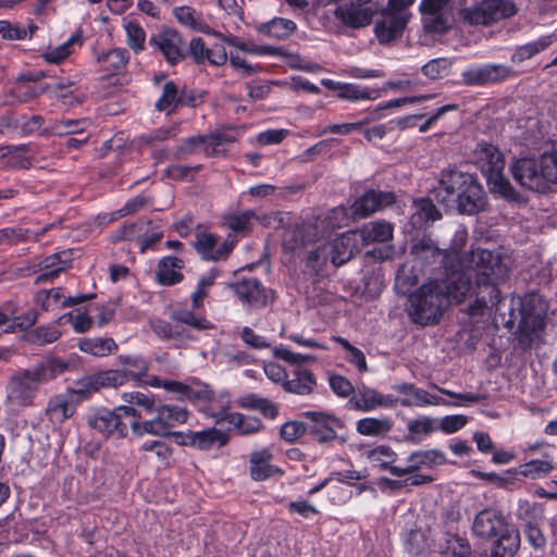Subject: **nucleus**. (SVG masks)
<instances>
[{"mask_svg":"<svg viewBox=\"0 0 557 557\" xmlns=\"http://www.w3.org/2000/svg\"><path fill=\"white\" fill-rule=\"evenodd\" d=\"M97 61L102 65L103 71L119 73L125 69L128 62V53L124 48H116L98 55Z\"/></svg>","mask_w":557,"mask_h":557,"instance_id":"47","label":"nucleus"},{"mask_svg":"<svg viewBox=\"0 0 557 557\" xmlns=\"http://www.w3.org/2000/svg\"><path fill=\"white\" fill-rule=\"evenodd\" d=\"M306 417L311 421L309 429L315 441L327 444L337 438L334 426L338 421L335 418L315 411L307 412Z\"/></svg>","mask_w":557,"mask_h":557,"instance_id":"27","label":"nucleus"},{"mask_svg":"<svg viewBox=\"0 0 557 557\" xmlns=\"http://www.w3.org/2000/svg\"><path fill=\"white\" fill-rule=\"evenodd\" d=\"M126 374L119 369H110L84 376L79 384L81 393L98 392L100 388L119 387L126 384Z\"/></svg>","mask_w":557,"mask_h":557,"instance_id":"23","label":"nucleus"},{"mask_svg":"<svg viewBox=\"0 0 557 557\" xmlns=\"http://www.w3.org/2000/svg\"><path fill=\"white\" fill-rule=\"evenodd\" d=\"M510 170L515 181L530 190L544 193L550 184L557 185V141L544 149L539 161L522 158Z\"/></svg>","mask_w":557,"mask_h":557,"instance_id":"2","label":"nucleus"},{"mask_svg":"<svg viewBox=\"0 0 557 557\" xmlns=\"http://www.w3.org/2000/svg\"><path fill=\"white\" fill-rule=\"evenodd\" d=\"M474 162L486 177L492 193L507 200H517L518 193L504 177L505 158L499 149L490 143H479L474 149Z\"/></svg>","mask_w":557,"mask_h":557,"instance_id":"5","label":"nucleus"},{"mask_svg":"<svg viewBox=\"0 0 557 557\" xmlns=\"http://www.w3.org/2000/svg\"><path fill=\"white\" fill-rule=\"evenodd\" d=\"M219 239L220 237L215 234L199 232L195 236L194 247L205 260H225L234 248V242L223 240L220 243Z\"/></svg>","mask_w":557,"mask_h":557,"instance_id":"16","label":"nucleus"},{"mask_svg":"<svg viewBox=\"0 0 557 557\" xmlns=\"http://www.w3.org/2000/svg\"><path fill=\"white\" fill-rule=\"evenodd\" d=\"M516 13L509 0H474L460 10V17L469 25L490 26Z\"/></svg>","mask_w":557,"mask_h":557,"instance_id":"8","label":"nucleus"},{"mask_svg":"<svg viewBox=\"0 0 557 557\" xmlns=\"http://www.w3.org/2000/svg\"><path fill=\"white\" fill-rule=\"evenodd\" d=\"M128 412L129 406H120L113 411L102 409L89 418L88 424L104 436L123 438L128 433Z\"/></svg>","mask_w":557,"mask_h":557,"instance_id":"10","label":"nucleus"},{"mask_svg":"<svg viewBox=\"0 0 557 557\" xmlns=\"http://www.w3.org/2000/svg\"><path fill=\"white\" fill-rule=\"evenodd\" d=\"M475 177L456 168H448L441 172L437 187L435 188V197L446 207L454 205V200L461 191L472 183Z\"/></svg>","mask_w":557,"mask_h":557,"instance_id":"11","label":"nucleus"},{"mask_svg":"<svg viewBox=\"0 0 557 557\" xmlns=\"http://www.w3.org/2000/svg\"><path fill=\"white\" fill-rule=\"evenodd\" d=\"M52 376L51 370L44 363L15 372L7 385L5 405L11 410L32 406L39 386Z\"/></svg>","mask_w":557,"mask_h":557,"instance_id":"4","label":"nucleus"},{"mask_svg":"<svg viewBox=\"0 0 557 557\" xmlns=\"http://www.w3.org/2000/svg\"><path fill=\"white\" fill-rule=\"evenodd\" d=\"M296 23L284 17H274L257 26V32L263 36L275 39L287 38L296 30Z\"/></svg>","mask_w":557,"mask_h":557,"instance_id":"37","label":"nucleus"},{"mask_svg":"<svg viewBox=\"0 0 557 557\" xmlns=\"http://www.w3.org/2000/svg\"><path fill=\"white\" fill-rule=\"evenodd\" d=\"M393 426L389 418H363L357 421V432L364 436H380L388 433Z\"/></svg>","mask_w":557,"mask_h":557,"instance_id":"45","label":"nucleus"},{"mask_svg":"<svg viewBox=\"0 0 557 557\" xmlns=\"http://www.w3.org/2000/svg\"><path fill=\"white\" fill-rule=\"evenodd\" d=\"M128 416L126 417L128 429H131L132 434L136 437H143L145 435H153V436H166L163 429L161 428L157 417L140 421V416L137 414L135 408L129 406Z\"/></svg>","mask_w":557,"mask_h":557,"instance_id":"32","label":"nucleus"},{"mask_svg":"<svg viewBox=\"0 0 557 557\" xmlns=\"http://www.w3.org/2000/svg\"><path fill=\"white\" fill-rule=\"evenodd\" d=\"M88 122L86 120H62L54 122L50 128L42 131L44 135L54 134L64 136L69 134L82 133L86 129Z\"/></svg>","mask_w":557,"mask_h":557,"instance_id":"54","label":"nucleus"},{"mask_svg":"<svg viewBox=\"0 0 557 557\" xmlns=\"http://www.w3.org/2000/svg\"><path fill=\"white\" fill-rule=\"evenodd\" d=\"M76 46H82V35L79 33L73 34L66 41L57 47L46 48L39 57L48 64H60L74 52Z\"/></svg>","mask_w":557,"mask_h":557,"instance_id":"33","label":"nucleus"},{"mask_svg":"<svg viewBox=\"0 0 557 557\" xmlns=\"http://www.w3.org/2000/svg\"><path fill=\"white\" fill-rule=\"evenodd\" d=\"M411 255L426 262H434L437 259L445 260L448 257V253L440 249L429 237H423L413 244Z\"/></svg>","mask_w":557,"mask_h":557,"instance_id":"44","label":"nucleus"},{"mask_svg":"<svg viewBox=\"0 0 557 557\" xmlns=\"http://www.w3.org/2000/svg\"><path fill=\"white\" fill-rule=\"evenodd\" d=\"M176 20L184 26L194 30L207 32V24L202 14L188 5L177 7L173 11Z\"/></svg>","mask_w":557,"mask_h":557,"instance_id":"49","label":"nucleus"},{"mask_svg":"<svg viewBox=\"0 0 557 557\" xmlns=\"http://www.w3.org/2000/svg\"><path fill=\"white\" fill-rule=\"evenodd\" d=\"M152 332L162 339H178L183 341L188 338L185 329L178 324L154 319L150 321Z\"/></svg>","mask_w":557,"mask_h":557,"instance_id":"50","label":"nucleus"},{"mask_svg":"<svg viewBox=\"0 0 557 557\" xmlns=\"http://www.w3.org/2000/svg\"><path fill=\"white\" fill-rule=\"evenodd\" d=\"M519 305V343L531 347L544 330V307L537 294H529L518 299Z\"/></svg>","mask_w":557,"mask_h":557,"instance_id":"7","label":"nucleus"},{"mask_svg":"<svg viewBox=\"0 0 557 557\" xmlns=\"http://www.w3.org/2000/svg\"><path fill=\"white\" fill-rule=\"evenodd\" d=\"M407 429L410 434L428 435L438 431L437 419L428 416L410 419Z\"/></svg>","mask_w":557,"mask_h":557,"instance_id":"62","label":"nucleus"},{"mask_svg":"<svg viewBox=\"0 0 557 557\" xmlns=\"http://www.w3.org/2000/svg\"><path fill=\"white\" fill-rule=\"evenodd\" d=\"M235 295L253 308H263L269 302V295L262 284L255 277L244 278L231 285Z\"/></svg>","mask_w":557,"mask_h":557,"instance_id":"19","label":"nucleus"},{"mask_svg":"<svg viewBox=\"0 0 557 557\" xmlns=\"http://www.w3.org/2000/svg\"><path fill=\"white\" fill-rule=\"evenodd\" d=\"M171 318L181 326L184 324L196 330H209L212 327V324L203 317L197 315L189 310L175 311Z\"/></svg>","mask_w":557,"mask_h":557,"instance_id":"57","label":"nucleus"},{"mask_svg":"<svg viewBox=\"0 0 557 557\" xmlns=\"http://www.w3.org/2000/svg\"><path fill=\"white\" fill-rule=\"evenodd\" d=\"M393 389L397 393L404 395L405 397L398 399V404L404 407H425V406H436V405H450L445 399L432 395L423 388L417 387L411 383H400L393 386Z\"/></svg>","mask_w":557,"mask_h":557,"instance_id":"20","label":"nucleus"},{"mask_svg":"<svg viewBox=\"0 0 557 557\" xmlns=\"http://www.w3.org/2000/svg\"><path fill=\"white\" fill-rule=\"evenodd\" d=\"M256 216L251 210L227 214L223 218V224L236 233H245L249 230L251 220Z\"/></svg>","mask_w":557,"mask_h":557,"instance_id":"60","label":"nucleus"},{"mask_svg":"<svg viewBox=\"0 0 557 557\" xmlns=\"http://www.w3.org/2000/svg\"><path fill=\"white\" fill-rule=\"evenodd\" d=\"M440 554L442 557H470L471 545L467 539L447 533L444 543L440 546Z\"/></svg>","mask_w":557,"mask_h":557,"instance_id":"40","label":"nucleus"},{"mask_svg":"<svg viewBox=\"0 0 557 557\" xmlns=\"http://www.w3.org/2000/svg\"><path fill=\"white\" fill-rule=\"evenodd\" d=\"M405 544L408 553L419 555L430 547L429 539L423 530H410L406 537Z\"/></svg>","mask_w":557,"mask_h":557,"instance_id":"59","label":"nucleus"},{"mask_svg":"<svg viewBox=\"0 0 557 557\" xmlns=\"http://www.w3.org/2000/svg\"><path fill=\"white\" fill-rule=\"evenodd\" d=\"M220 407L215 408L214 403L210 404L208 408V414L211 416L216 422L226 421L233 424L239 430L242 434H252L258 432L262 423L259 419L245 417L238 412H228V400H225V396L220 398Z\"/></svg>","mask_w":557,"mask_h":557,"instance_id":"15","label":"nucleus"},{"mask_svg":"<svg viewBox=\"0 0 557 557\" xmlns=\"http://www.w3.org/2000/svg\"><path fill=\"white\" fill-rule=\"evenodd\" d=\"M153 412L166 435L171 433V429L185 423L188 418L187 409L178 405H159Z\"/></svg>","mask_w":557,"mask_h":557,"instance_id":"29","label":"nucleus"},{"mask_svg":"<svg viewBox=\"0 0 557 557\" xmlns=\"http://www.w3.org/2000/svg\"><path fill=\"white\" fill-rule=\"evenodd\" d=\"M394 202L395 195L391 191L368 190L354 202L351 215L354 219H363Z\"/></svg>","mask_w":557,"mask_h":557,"instance_id":"17","label":"nucleus"},{"mask_svg":"<svg viewBox=\"0 0 557 557\" xmlns=\"http://www.w3.org/2000/svg\"><path fill=\"white\" fill-rule=\"evenodd\" d=\"M66 268L65 262L61 260V255L54 253L40 263V270L42 273L37 277V283L46 282L57 277Z\"/></svg>","mask_w":557,"mask_h":557,"instance_id":"55","label":"nucleus"},{"mask_svg":"<svg viewBox=\"0 0 557 557\" xmlns=\"http://www.w3.org/2000/svg\"><path fill=\"white\" fill-rule=\"evenodd\" d=\"M78 348L95 357H107L116 351L119 346L111 337H91L79 339Z\"/></svg>","mask_w":557,"mask_h":557,"instance_id":"39","label":"nucleus"},{"mask_svg":"<svg viewBox=\"0 0 557 557\" xmlns=\"http://www.w3.org/2000/svg\"><path fill=\"white\" fill-rule=\"evenodd\" d=\"M466 271L453 270L445 281H437L444 287L448 306L461 302L467 296L474 298L469 307L471 315H484L490 307L500 302L498 284L509 274L508 264L498 252L475 248L462 257Z\"/></svg>","mask_w":557,"mask_h":557,"instance_id":"1","label":"nucleus"},{"mask_svg":"<svg viewBox=\"0 0 557 557\" xmlns=\"http://www.w3.org/2000/svg\"><path fill=\"white\" fill-rule=\"evenodd\" d=\"M451 61L447 58H437L422 66V73L430 79H438L449 73Z\"/></svg>","mask_w":557,"mask_h":557,"instance_id":"64","label":"nucleus"},{"mask_svg":"<svg viewBox=\"0 0 557 557\" xmlns=\"http://www.w3.org/2000/svg\"><path fill=\"white\" fill-rule=\"evenodd\" d=\"M360 245L358 232L343 233L332 243L323 244L310 251L308 263L312 267H320L330 259L333 264L342 265L355 256Z\"/></svg>","mask_w":557,"mask_h":557,"instance_id":"6","label":"nucleus"},{"mask_svg":"<svg viewBox=\"0 0 557 557\" xmlns=\"http://www.w3.org/2000/svg\"><path fill=\"white\" fill-rule=\"evenodd\" d=\"M184 268V261L176 257H163L158 262L156 278L163 286H172L183 281L184 276L181 270Z\"/></svg>","mask_w":557,"mask_h":557,"instance_id":"28","label":"nucleus"},{"mask_svg":"<svg viewBox=\"0 0 557 557\" xmlns=\"http://www.w3.org/2000/svg\"><path fill=\"white\" fill-rule=\"evenodd\" d=\"M414 0H388L387 12L375 24V35L381 44H387L403 34L407 17L403 10L410 7Z\"/></svg>","mask_w":557,"mask_h":557,"instance_id":"9","label":"nucleus"},{"mask_svg":"<svg viewBox=\"0 0 557 557\" xmlns=\"http://www.w3.org/2000/svg\"><path fill=\"white\" fill-rule=\"evenodd\" d=\"M273 458L269 448H262L251 453L249 457V472L253 481H263L277 473L281 470L271 463Z\"/></svg>","mask_w":557,"mask_h":557,"instance_id":"26","label":"nucleus"},{"mask_svg":"<svg viewBox=\"0 0 557 557\" xmlns=\"http://www.w3.org/2000/svg\"><path fill=\"white\" fill-rule=\"evenodd\" d=\"M364 454L367 459L380 470H388L392 473L393 469H400L393 466L397 459V454L387 445H379Z\"/></svg>","mask_w":557,"mask_h":557,"instance_id":"42","label":"nucleus"},{"mask_svg":"<svg viewBox=\"0 0 557 557\" xmlns=\"http://www.w3.org/2000/svg\"><path fill=\"white\" fill-rule=\"evenodd\" d=\"M498 535L499 537L492 549L494 556L513 557L520 546L519 531L513 525L507 524L498 532Z\"/></svg>","mask_w":557,"mask_h":557,"instance_id":"31","label":"nucleus"},{"mask_svg":"<svg viewBox=\"0 0 557 557\" xmlns=\"http://www.w3.org/2000/svg\"><path fill=\"white\" fill-rule=\"evenodd\" d=\"M438 219H441V213L432 200L421 198L413 201V212L410 218V223L414 228H423L429 223Z\"/></svg>","mask_w":557,"mask_h":557,"instance_id":"34","label":"nucleus"},{"mask_svg":"<svg viewBox=\"0 0 557 557\" xmlns=\"http://www.w3.org/2000/svg\"><path fill=\"white\" fill-rule=\"evenodd\" d=\"M511 74L510 67L503 64H485L471 66L461 74L462 82L468 86H480L506 79Z\"/></svg>","mask_w":557,"mask_h":557,"instance_id":"18","label":"nucleus"},{"mask_svg":"<svg viewBox=\"0 0 557 557\" xmlns=\"http://www.w3.org/2000/svg\"><path fill=\"white\" fill-rule=\"evenodd\" d=\"M315 377L308 369H297L293 377L284 382V389L297 395H309L315 386Z\"/></svg>","mask_w":557,"mask_h":557,"instance_id":"38","label":"nucleus"},{"mask_svg":"<svg viewBox=\"0 0 557 557\" xmlns=\"http://www.w3.org/2000/svg\"><path fill=\"white\" fill-rule=\"evenodd\" d=\"M553 42V36H542L537 40L528 42L525 45L516 48L511 55V61L515 63H521L525 60L531 59L533 55L548 48Z\"/></svg>","mask_w":557,"mask_h":557,"instance_id":"46","label":"nucleus"},{"mask_svg":"<svg viewBox=\"0 0 557 557\" xmlns=\"http://www.w3.org/2000/svg\"><path fill=\"white\" fill-rule=\"evenodd\" d=\"M349 404L358 411L369 412L379 408L393 409L398 405V398L393 395H384L375 388L362 384L357 387Z\"/></svg>","mask_w":557,"mask_h":557,"instance_id":"13","label":"nucleus"},{"mask_svg":"<svg viewBox=\"0 0 557 557\" xmlns=\"http://www.w3.org/2000/svg\"><path fill=\"white\" fill-rule=\"evenodd\" d=\"M486 203L485 193L476 178L466 187L454 200L460 213L475 214L483 210Z\"/></svg>","mask_w":557,"mask_h":557,"instance_id":"25","label":"nucleus"},{"mask_svg":"<svg viewBox=\"0 0 557 557\" xmlns=\"http://www.w3.org/2000/svg\"><path fill=\"white\" fill-rule=\"evenodd\" d=\"M449 0H422L420 9L423 23L429 32L444 33L449 28L445 8Z\"/></svg>","mask_w":557,"mask_h":557,"instance_id":"21","label":"nucleus"},{"mask_svg":"<svg viewBox=\"0 0 557 557\" xmlns=\"http://www.w3.org/2000/svg\"><path fill=\"white\" fill-rule=\"evenodd\" d=\"M358 237L361 245L370 243H386L393 238L394 227L385 221H375L366 224L358 230Z\"/></svg>","mask_w":557,"mask_h":557,"instance_id":"30","label":"nucleus"},{"mask_svg":"<svg viewBox=\"0 0 557 557\" xmlns=\"http://www.w3.org/2000/svg\"><path fill=\"white\" fill-rule=\"evenodd\" d=\"M194 438V447L201 450H209L213 447H223L228 442L227 434L214 428L196 432Z\"/></svg>","mask_w":557,"mask_h":557,"instance_id":"41","label":"nucleus"},{"mask_svg":"<svg viewBox=\"0 0 557 557\" xmlns=\"http://www.w3.org/2000/svg\"><path fill=\"white\" fill-rule=\"evenodd\" d=\"M553 469L554 466L550 461L534 459L521 465L518 473L534 480L547 475Z\"/></svg>","mask_w":557,"mask_h":557,"instance_id":"58","label":"nucleus"},{"mask_svg":"<svg viewBox=\"0 0 557 557\" xmlns=\"http://www.w3.org/2000/svg\"><path fill=\"white\" fill-rule=\"evenodd\" d=\"M408 467L401 469H393L392 474L403 476L405 474H413L421 468H432L446 462L443 451L438 449L418 450L413 451L408 457Z\"/></svg>","mask_w":557,"mask_h":557,"instance_id":"24","label":"nucleus"},{"mask_svg":"<svg viewBox=\"0 0 557 557\" xmlns=\"http://www.w3.org/2000/svg\"><path fill=\"white\" fill-rule=\"evenodd\" d=\"M55 322L50 325H40L26 334V339L35 345H47L55 342L62 335Z\"/></svg>","mask_w":557,"mask_h":557,"instance_id":"51","label":"nucleus"},{"mask_svg":"<svg viewBox=\"0 0 557 557\" xmlns=\"http://www.w3.org/2000/svg\"><path fill=\"white\" fill-rule=\"evenodd\" d=\"M237 132L235 129H225L208 135L210 154L216 156L224 151L223 146L236 141Z\"/></svg>","mask_w":557,"mask_h":557,"instance_id":"61","label":"nucleus"},{"mask_svg":"<svg viewBox=\"0 0 557 557\" xmlns=\"http://www.w3.org/2000/svg\"><path fill=\"white\" fill-rule=\"evenodd\" d=\"M125 32L126 41L129 48L136 53L143 51L145 49L146 41V33L144 28L135 22H128L125 25Z\"/></svg>","mask_w":557,"mask_h":557,"instance_id":"63","label":"nucleus"},{"mask_svg":"<svg viewBox=\"0 0 557 557\" xmlns=\"http://www.w3.org/2000/svg\"><path fill=\"white\" fill-rule=\"evenodd\" d=\"M63 296L62 288H51L49 290H41L36 294L35 302L40 306L45 311L61 309Z\"/></svg>","mask_w":557,"mask_h":557,"instance_id":"56","label":"nucleus"},{"mask_svg":"<svg viewBox=\"0 0 557 557\" xmlns=\"http://www.w3.org/2000/svg\"><path fill=\"white\" fill-rule=\"evenodd\" d=\"M336 97L342 100L357 102L361 100H375L381 97L379 89L362 87L357 84L344 83Z\"/></svg>","mask_w":557,"mask_h":557,"instance_id":"43","label":"nucleus"},{"mask_svg":"<svg viewBox=\"0 0 557 557\" xmlns=\"http://www.w3.org/2000/svg\"><path fill=\"white\" fill-rule=\"evenodd\" d=\"M149 45L160 51L171 65L178 63L186 55L185 42L181 34L173 28H165L152 35Z\"/></svg>","mask_w":557,"mask_h":557,"instance_id":"12","label":"nucleus"},{"mask_svg":"<svg viewBox=\"0 0 557 557\" xmlns=\"http://www.w3.org/2000/svg\"><path fill=\"white\" fill-rule=\"evenodd\" d=\"M120 366L124 367L122 372L126 374V382L129 380L141 381L149 370V361L139 355H120L116 358Z\"/></svg>","mask_w":557,"mask_h":557,"instance_id":"36","label":"nucleus"},{"mask_svg":"<svg viewBox=\"0 0 557 557\" xmlns=\"http://www.w3.org/2000/svg\"><path fill=\"white\" fill-rule=\"evenodd\" d=\"M447 307L444 287L437 281H430L410 294L408 314L414 323L433 325L438 323Z\"/></svg>","mask_w":557,"mask_h":557,"instance_id":"3","label":"nucleus"},{"mask_svg":"<svg viewBox=\"0 0 557 557\" xmlns=\"http://www.w3.org/2000/svg\"><path fill=\"white\" fill-rule=\"evenodd\" d=\"M163 389L173 395L180 401H211L212 391L209 386L199 381L183 383L174 380H164Z\"/></svg>","mask_w":557,"mask_h":557,"instance_id":"14","label":"nucleus"},{"mask_svg":"<svg viewBox=\"0 0 557 557\" xmlns=\"http://www.w3.org/2000/svg\"><path fill=\"white\" fill-rule=\"evenodd\" d=\"M75 411V406L71 398L66 395H57L51 398L46 408L48 419L54 423L60 424L66 419L72 417Z\"/></svg>","mask_w":557,"mask_h":557,"instance_id":"35","label":"nucleus"},{"mask_svg":"<svg viewBox=\"0 0 557 557\" xmlns=\"http://www.w3.org/2000/svg\"><path fill=\"white\" fill-rule=\"evenodd\" d=\"M177 125L169 127H159L150 133L141 134L134 139V144L138 147L156 146L158 143L164 141L177 135Z\"/></svg>","mask_w":557,"mask_h":557,"instance_id":"52","label":"nucleus"},{"mask_svg":"<svg viewBox=\"0 0 557 557\" xmlns=\"http://www.w3.org/2000/svg\"><path fill=\"white\" fill-rule=\"evenodd\" d=\"M508 523L503 513L494 508L481 510L474 518L472 524L473 533L482 539H491L498 535Z\"/></svg>","mask_w":557,"mask_h":557,"instance_id":"22","label":"nucleus"},{"mask_svg":"<svg viewBox=\"0 0 557 557\" xmlns=\"http://www.w3.org/2000/svg\"><path fill=\"white\" fill-rule=\"evenodd\" d=\"M183 102L182 97L178 95V88L174 82H166L163 85L162 94L156 102V109L160 112L168 114L175 111V109Z\"/></svg>","mask_w":557,"mask_h":557,"instance_id":"48","label":"nucleus"},{"mask_svg":"<svg viewBox=\"0 0 557 557\" xmlns=\"http://www.w3.org/2000/svg\"><path fill=\"white\" fill-rule=\"evenodd\" d=\"M337 16L351 27L367 26L371 22V15L368 10L360 8H339Z\"/></svg>","mask_w":557,"mask_h":557,"instance_id":"53","label":"nucleus"}]
</instances>
